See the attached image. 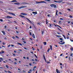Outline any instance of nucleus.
Wrapping results in <instances>:
<instances>
[{
    "mask_svg": "<svg viewBox=\"0 0 73 73\" xmlns=\"http://www.w3.org/2000/svg\"><path fill=\"white\" fill-rule=\"evenodd\" d=\"M27 6H22L17 8L18 9H20L21 8H27Z\"/></svg>",
    "mask_w": 73,
    "mask_h": 73,
    "instance_id": "obj_1",
    "label": "nucleus"
},
{
    "mask_svg": "<svg viewBox=\"0 0 73 73\" xmlns=\"http://www.w3.org/2000/svg\"><path fill=\"white\" fill-rule=\"evenodd\" d=\"M50 6L51 7H54V8H56L57 7L56 5L54 4H51L50 5Z\"/></svg>",
    "mask_w": 73,
    "mask_h": 73,
    "instance_id": "obj_2",
    "label": "nucleus"
},
{
    "mask_svg": "<svg viewBox=\"0 0 73 73\" xmlns=\"http://www.w3.org/2000/svg\"><path fill=\"white\" fill-rule=\"evenodd\" d=\"M63 1V0H59L58 1H54V2H55V3H61Z\"/></svg>",
    "mask_w": 73,
    "mask_h": 73,
    "instance_id": "obj_3",
    "label": "nucleus"
},
{
    "mask_svg": "<svg viewBox=\"0 0 73 73\" xmlns=\"http://www.w3.org/2000/svg\"><path fill=\"white\" fill-rule=\"evenodd\" d=\"M36 4H39L40 3H45V4L46 3V2H44V1H41L40 2L36 1Z\"/></svg>",
    "mask_w": 73,
    "mask_h": 73,
    "instance_id": "obj_4",
    "label": "nucleus"
},
{
    "mask_svg": "<svg viewBox=\"0 0 73 73\" xmlns=\"http://www.w3.org/2000/svg\"><path fill=\"white\" fill-rule=\"evenodd\" d=\"M21 15H23V16H26L27 15V14L25 13H21Z\"/></svg>",
    "mask_w": 73,
    "mask_h": 73,
    "instance_id": "obj_5",
    "label": "nucleus"
},
{
    "mask_svg": "<svg viewBox=\"0 0 73 73\" xmlns=\"http://www.w3.org/2000/svg\"><path fill=\"white\" fill-rule=\"evenodd\" d=\"M21 4H23V5H25V4H29V3L27 2H22L21 3Z\"/></svg>",
    "mask_w": 73,
    "mask_h": 73,
    "instance_id": "obj_6",
    "label": "nucleus"
},
{
    "mask_svg": "<svg viewBox=\"0 0 73 73\" xmlns=\"http://www.w3.org/2000/svg\"><path fill=\"white\" fill-rule=\"evenodd\" d=\"M6 18H7V19H12V17L9 16H7Z\"/></svg>",
    "mask_w": 73,
    "mask_h": 73,
    "instance_id": "obj_7",
    "label": "nucleus"
},
{
    "mask_svg": "<svg viewBox=\"0 0 73 73\" xmlns=\"http://www.w3.org/2000/svg\"><path fill=\"white\" fill-rule=\"evenodd\" d=\"M9 14H10V15H13V16H16V15L15 14L13 13H9Z\"/></svg>",
    "mask_w": 73,
    "mask_h": 73,
    "instance_id": "obj_8",
    "label": "nucleus"
},
{
    "mask_svg": "<svg viewBox=\"0 0 73 73\" xmlns=\"http://www.w3.org/2000/svg\"><path fill=\"white\" fill-rule=\"evenodd\" d=\"M37 68V67L36 66H34L33 68V71H34V72H35V71H36V69H35V68Z\"/></svg>",
    "mask_w": 73,
    "mask_h": 73,
    "instance_id": "obj_9",
    "label": "nucleus"
},
{
    "mask_svg": "<svg viewBox=\"0 0 73 73\" xmlns=\"http://www.w3.org/2000/svg\"><path fill=\"white\" fill-rule=\"evenodd\" d=\"M29 71H28L27 72V73H31L32 72V69H30L29 70Z\"/></svg>",
    "mask_w": 73,
    "mask_h": 73,
    "instance_id": "obj_10",
    "label": "nucleus"
},
{
    "mask_svg": "<svg viewBox=\"0 0 73 73\" xmlns=\"http://www.w3.org/2000/svg\"><path fill=\"white\" fill-rule=\"evenodd\" d=\"M14 4L15 5H20V3H19V2H17V3H14Z\"/></svg>",
    "mask_w": 73,
    "mask_h": 73,
    "instance_id": "obj_11",
    "label": "nucleus"
},
{
    "mask_svg": "<svg viewBox=\"0 0 73 73\" xmlns=\"http://www.w3.org/2000/svg\"><path fill=\"white\" fill-rule=\"evenodd\" d=\"M10 1V2H12L13 3H14V2H17V1L16 0H13L12 1Z\"/></svg>",
    "mask_w": 73,
    "mask_h": 73,
    "instance_id": "obj_12",
    "label": "nucleus"
},
{
    "mask_svg": "<svg viewBox=\"0 0 73 73\" xmlns=\"http://www.w3.org/2000/svg\"><path fill=\"white\" fill-rule=\"evenodd\" d=\"M56 70L57 73H60V71H59V70H58V69H56Z\"/></svg>",
    "mask_w": 73,
    "mask_h": 73,
    "instance_id": "obj_13",
    "label": "nucleus"
},
{
    "mask_svg": "<svg viewBox=\"0 0 73 73\" xmlns=\"http://www.w3.org/2000/svg\"><path fill=\"white\" fill-rule=\"evenodd\" d=\"M59 44H61L62 45H63V44H65V42H62V43H61L59 42Z\"/></svg>",
    "mask_w": 73,
    "mask_h": 73,
    "instance_id": "obj_14",
    "label": "nucleus"
},
{
    "mask_svg": "<svg viewBox=\"0 0 73 73\" xmlns=\"http://www.w3.org/2000/svg\"><path fill=\"white\" fill-rule=\"evenodd\" d=\"M17 44H19V45H20L21 46H22V44H21L20 43H19V42H17Z\"/></svg>",
    "mask_w": 73,
    "mask_h": 73,
    "instance_id": "obj_15",
    "label": "nucleus"
},
{
    "mask_svg": "<svg viewBox=\"0 0 73 73\" xmlns=\"http://www.w3.org/2000/svg\"><path fill=\"white\" fill-rule=\"evenodd\" d=\"M2 33H3V35H5V32L4 31H2Z\"/></svg>",
    "mask_w": 73,
    "mask_h": 73,
    "instance_id": "obj_16",
    "label": "nucleus"
},
{
    "mask_svg": "<svg viewBox=\"0 0 73 73\" xmlns=\"http://www.w3.org/2000/svg\"><path fill=\"white\" fill-rule=\"evenodd\" d=\"M19 16H20V17H22V18H23V17L24 18H25V17H24V16H23V15H19Z\"/></svg>",
    "mask_w": 73,
    "mask_h": 73,
    "instance_id": "obj_17",
    "label": "nucleus"
},
{
    "mask_svg": "<svg viewBox=\"0 0 73 73\" xmlns=\"http://www.w3.org/2000/svg\"><path fill=\"white\" fill-rule=\"evenodd\" d=\"M50 49L51 50H52V45H50Z\"/></svg>",
    "mask_w": 73,
    "mask_h": 73,
    "instance_id": "obj_18",
    "label": "nucleus"
},
{
    "mask_svg": "<svg viewBox=\"0 0 73 73\" xmlns=\"http://www.w3.org/2000/svg\"><path fill=\"white\" fill-rule=\"evenodd\" d=\"M58 13V10H56V15H58V14H57Z\"/></svg>",
    "mask_w": 73,
    "mask_h": 73,
    "instance_id": "obj_19",
    "label": "nucleus"
},
{
    "mask_svg": "<svg viewBox=\"0 0 73 73\" xmlns=\"http://www.w3.org/2000/svg\"><path fill=\"white\" fill-rule=\"evenodd\" d=\"M70 50H71V51H73V48L72 47H71V48H70Z\"/></svg>",
    "mask_w": 73,
    "mask_h": 73,
    "instance_id": "obj_20",
    "label": "nucleus"
},
{
    "mask_svg": "<svg viewBox=\"0 0 73 73\" xmlns=\"http://www.w3.org/2000/svg\"><path fill=\"white\" fill-rule=\"evenodd\" d=\"M56 36L57 37H61V36L60 35H56Z\"/></svg>",
    "mask_w": 73,
    "mask_h": 73,
    "instance_id": "obj_21",
    "label": "nucleus"
},
{
    "mask_svg": "<svg viewBox=\"0 0 73 73\" xmlns=\"http://www.w3.org/2000/svg\"><path fill=\"white\" fill-rule=\"evenodd\" d=\"M33 38H35V35L34 34H33Z\"/></svg>",
    "mask_w": 73,
    "mask_h": 73,
    "instance_id": "obj_22",
    "label": "nucleus"
},
{
    "mask_svg": "<svg viewBox=\"0 0 73 73\" xmlns=\"http://www.w3.org/2000/svg\"><path fill=\"white\" fill-rule=\"evenodd\" d=\"M26 19H27L28 20V21H29V22H30V23H31V24H32V22H31V21H30V20H29V19L27 18H26Z\"/></svg>",
    "mask_w": 73,
    "mask_h": 73,
    "instance_id": "obj_23",
    "label": "nucleus"
},
{
    "mask_svg": "<svg viewBox=\"0 0 73 73\" xmlns=\"http://www.w3.org/2000/svg\"><path fill=\"white\" fill-rule=\"evenodd\" d=\"M5 67H6V68H7L8 69V68H9V66L7 65H6Z\"/></svg>",
    "mask_w": 73,
    "mask_h": 73,
    "instance_id": "obj_24",
    "label": "nucleus"
},
{
    "mask_svg": "<svg viewBox=\"0 0 73 73\" xmlns=\"http://www.w3.org/2000/svg\"><path fill=\"white\" fill-rule=\"evenodd\" d=\"M43 58H44V60H45V59H46V58H45V55L43 54Z\"/></svg>",
    "mask_w": 73,
    "mask_h": 73,
    "instance_id": "obj_25",
    "label": "nucleus"
},
{
    "mask_svg": "<svg viewBox=\"0 0 73 73\" xmlns=\"http://www.w3.org/2000/svg\"><path fill=\"white\" fill-rule=\"evenodd\" d=\"M43 44H44V45H46V42H44Z\"/></svg>",
    "mask_w": 73,
    "mask_h": 73,
    "instance_id": "obj_26",
    "label": "nucleus"
},
{
    "mask_svg": "<svg viewBox=\"0 0 73 73\" xmlns=\"http://www.w3.org/2000/svg\"><path fill=\"white\" fill-rule=\"evenodd\" d=\"M37 24H38V25H39L40 26V25H41V23H40L39 22V23H37Z\"/></svg>",
    "mask_w": 73,
    "mask_h": 73,
    "instance_id": "obj_27",
    "label": "nucleus"
},
{
    "mask_svg": "<svg viewBox=\"0 0 73 73\" xmlns=\"http://www.w3.org/2000/svg\"><path fill=\"white\" fill-rule=\"evenodd\" d=\"M3 58H0V60H1V61H3Z\"/></svg>",
    "mask_w": 73,
    "mask_h": 73,
    "instance_id": "obj_28",
    "label": "nucleus"
},
{
    "mask_svg": "<svg viewBox=\"0 0 73 73\" xmlns=\"http://www.w3.org/2000/svg\"><path fill=\"white\" fill-rule=\"evenodd\" d=\"M46 24H47L48 22V20L47 19H46Z\"/></svg>",
    "mask_w": 73,
    "mask_h": 73,
    "instance_id": "obj_29",
    "label": "nucleus"
},
{
    "mask_svg": "<svg viewBox=\"0 0 73 73\" xmlns=\"http://www.w3.org/2000/svg\"><path fill=\"white\" fill-rule=\"evenodd\" d=\"M23 43H24V44H26V43H27L26 42V41H23Z\"/></svg>",
    "mask_w": 73,
    "mask_h": 73,
    "instance_id": "obj_30",
    "label": "nucleus"
},
{
    "mask_svg": "<svg viewBox=\"0 0 73 73\" xmlns=\"http://www.w3.org/2000/svg\"><path fill=\"white\" fill-rule=\"evenodd\" d=\"M12 38L13 39H14V40H15V39H16V38H15V36H13Z\"/></svg>",
    "mask_w": 73,
    "mask_h": 73,
    "instance_id": "obj_31",
    "label": "nucleus"
},
{
    "mask_svg": "<svg viewBox=\"0 0 73 73\" xmlns=\"http://www.w3.org/2000/svg\"><path fill=\"white\" fill-rule=\"evenodd\" d=\"M1 52L2 53H4V51H3V50H2L1 51Z\"/></svg>",
    "mask_w": 73,
    "mask_h": 73,
    "instance_id": "obj_32",
    "label": "nucleus"
},
{
    "mask_svg": "<svg viewBox=\"0 0 73 73\" xmlns=\"http://www.w3.org/2000/svg\"><path fill=\"white\" fill-rule=\"evenodd\" d=\"M0 21H1V22H3V20L2 19H0Z\"/></svg>",
    "mask_w": 73,
    "mask_h": 73,
    "instance_id": "obj_33",
    "label": "nucleus"
},
{
    "mask_svg": "<svg viewBox=\"0 0 73 73\" xmlns=\"http://www.w3.org/2000/svg\"><path fill=\"white\" fill-rule=\"evenodd\" d=\"M58 27H59V28H60V29H62V28L61 27H60V26H59V25H56Z\"/></svg>",
    "mask_w": 73,
    "mask_h": 73,
    "instance_id": "obj_34",
    "label": "nucleus"
},
{
    "mask_svg": "<svg viewBox=\"0 0 73 73\" xmlns=\"http://www.w3.org/2000/svg\"><path fill=\"white\" fill-rule=\"evenodd\" d=\"M49 50H50V48H49L47 50L48 52H49Z\"/></svg>",
    "mask_w": 73,
    "mask_h": 73,
    "instance_id": "obj_35",
    "label": "nucleus"
},
{
    "mask_svg": "<svg viewBox=\"0 0 73 73\" xmlns=\"http://www.w3.org/2000/svg\"><path fill=\"white\" fill-rule=\"evenodd\" d=\"M63 36L64 38L65 39H66V37H65V36L64 35H63Z\"/></svg>",
    "mask_w": 73,
    "mask_h": 73,
    "instance_id": "obj_36",
    "label": "nucleus"
},
{
    "mask_svg": "<svg viewBox=\"0 0 73 73\" xmlns=\"http://www.w3.org/2000/svg\"><path fill=\"white\" fill-rule=\"evenodd\" d=\"M58 29H59V31H61V32H62V30H61V29H60V28H59L58 27Z\"/></svg>",
    "mask_w": 73,
    "mask_h": 73,
    "instance_id": "obj_37",
    "label": "nucleus"
},
{
    "mask_svg": "<svg viewBox=\"0 0 73 73\" xmlns=\"http://www.w3.org/2000/svg\"><path fill=\"white\" fill-rule=\"evenodd\" d=\"M3 2L2 1H0V4H3Z\"/></svg>",
    "mask_w": 73,
    "mask_h": 73,
    "instance_id": "obj_38",
    "label": "nucleus"
},
{
    "mask_svg": "<svg viewBox=\"0 0 73 73\" xmlns=\"http://www.w3.org/2000/svg\"><path fill=\"white\" fill-rule=\"evenodd\" d=\"M13 56H16V54H13V53L12 54Z\"/></svg>",
    "mask_w": 73,
    "mask_h": 73,
    "instance_id": "obj_39",
    "label": "nucleus"
},
{
    "mask_svg": "<svg viewBox=\"0 0 73 73\" xmlns=\"http://www.w3.org/2000/svg\"><path fill=\"white\" fill-rule=\"evenodd\" d=\"M60 20H64V19L62 18H60Z\"/></svg>",
    "mask_w": 73,
    "mask_h": 73,
    "instance_id": "obj_40",
    "label": "nucleus"
},
{
    "mask_svg": "<svg viewBox=\"0 0 73 73\" xmlns=\"http://www.w3.org/2000/svg\"><path fill=\"white\" fill-rule=\"evenodd\" d=\"M7 25H5L4 26V28H5V29L7 28Z\"/></svg>",
    "mask_w": 73,
    "mask_h": 73,
    "instance_id": "obj_41",
    "label": "nucleus"
},
{
    "mask_svg": "<svg viewBox=\"0 0 73 73\" xmlns=\"http://www.w3.org/2000/svg\"><path fill=\"white\" fill-rule=\"evenodd\" d=\"M34 55L35 56L36 58H37V56H36V54H35Z\"/></svg>",
    "mask_w": 73,
    "mask_h": 73,
    "instance_id": "obj_42",
    "label": "nucleus"
},
{
    "mask_svg": "<svg viewBox=\"0 0 73 73\" xmlns=\"http://www.w3.org/2000/svg\"><path fill=\"white\" fill-rule=\"evenodd\" d=\"M60 66L62 65V64L61 63H60Z\"/></svg>",
    "mask_w": 73,
    "mask_h": 73,
    "instance_id": "obj_43",
    "label": "nucleus"
},
{
    "mask_svg": "<svg viewBox=\"0 0 73 73\" xmlns=\"http://www.w3.org/2000/svg\"><path fill=\"white\" fill-rule=\"evenodd\" d=\"M26 58L27 60H29V57H27Z\"/></svg>",
    "mask_w": 73,
    "mask_h": 73,
    "instance_id": "obj_44",
    "label": "nucleus"
},
{
    "mask_svg": "<svg viewBox=\"0 0 73 73\" xmlns=\"http://www.w3.org/2000/svg\"><path fill=\"white\" fill-rule=\"evenodd\" d=\"M11 46V44H9V45L7 46V47L8 48H9V47H10Z\"/></svg>",
    "mask_w": 73,
    "mask_h": 73,
    "instance_id": "obj_45",
    "label": "nucleus"
},
{
    "mask_svg": "<svg viewBox=\"0 0 73 73\" xmlns=\"http://www.w3.org/2000/svg\"><path fill=\"white\" fill-rule=\"evenodd\" d=\"M23 58H24V59H26V57H25V56H23Z\"/></svg>",
    "mask_w": 73,
    "mask_h": 73,
    "instance_id": "obj_46",
    "label": "nucleus"
},
{
    "mask_svg": "<svg viewBox=\"0 0 73 73\" xmlns=\"http://www.w3.org/2000/svg\"><path fill=\"white\" fill-rule=\"evenodd\" d=\"M46 1H48V2H50V0H45Z\"/></svg>",
    "mask_w": 73,
    "mask_h": 73,
    "instance_id": "obj_47",
    "label": "nucleus"
},
{
    "mask_svg": "<svg viewBox=\"0 0 73 73\" xmlns=\"http://www.w3.org/2000/svg\"><path fill=\"white\" fill-rule=\"evenodd\" d=\"M11 46H12V47H14V45L13 44H11Z\"/></svg>",
    "mask_w": 73,
    "mask_h": 73,
    "instance_id": "obj_48",
    "label": "nucleus"
},
{
    "mask_svg": "<svg viewBox=\"0 0 73 73\" xmlns=\"http://www.w3.org/2000/svg\"><path fill=\"white\" fill-rule=\"evenodd\" d=\"M29 65H30V66H32V64L31 63H30L29 64Z\"/></svg>",
    "mask_w": 73,
    "mask_h": 73,
    "instance_id": "obj_49",
    "label": "nucleus"
},
{
    "mask_svg": "<svg viewBox=\"0 0 73 73\" xmlns=\"http://www.w3.org/2000/svg\"><path fill=\"white\" fill-rule=\"evenodd\" d=\"M15 37H16V38H19V37H18L17 36H16Z\"/></svg>",
    "mask_w": 73,
    "mask_h": 73,
    "instance_id": "obj_50",
    "label": "nucleus"
},
{
    "mask_svg": "<svg viewBox=\"0 0 73 73\" xmlns=\"http://www.w3.org/2000/svg\"><path fill=\"white\" fill-rule=\"evenodd\" d=\"M25 40V39H24V38H22V40L23 41H24Z\"/></svg>",
    "mask_w": 73,
    "mask_h": 73,
    "instance_id": "obj_51",
    "label": "nucleus"
},
{
    "mask_svg": "<svg viewBox=\"0 0 73 73\" xmlns=\"http://www.w3.org/2000/svg\"><path fill=\"white\" fill-rule=\"evenodd\" d=\"M44 33V31H43L42 32V35H43V33Z\"/></svg>",
    "mask_w": 73,
    "mask_h": 73,
    "instance_id": "obj_52",
    "label": "nucleus"
},
{
    "mask_svg": "<svg viewBox=\"0 0 73 73\" xmlns=\"http://www.w3.org/2000/svg\"><path fill=\"white\" fill-rule=\"evenodd\" d=\"M69 17H70V18H72V15H70L69 16Z\"/></svg>",
    "mask_w": 73,
    "mask_h": 73,
    "instance_id": "obj_53",
    "label": "nucleus"
},
{
    "mask_svg": "<svg viewBox=\"0 0 73 73\" xmlns=\"http://www.w3.org/2000/svg\"><path fill=\"white\" fill-rule=\"evenodd\" d=\"M23 49H25V50H27V48L26 47L24 48Z\"/></svg>",
    "mask_w": 73,
    "mask_h": 73,
    "instance_id": "obj_54",
    "label": "nucleus"
},
{
    "mask_svg": "<svg viewBox=\"0 0 73 73\" xmlns=\"http://www.w3.org/2000/svg\"><path fill=\"white\" fill-rule=\"evenodd\" d=\"M67 39H69V36H68V35H67Z\"/></svg>",
    "mask_w": 73,
    "mask_h": 73,
    "instance_id": "obj_55",
    "label": "nucleus"
},
{
    "mask_svg": "<svg viewBox=\"0 0 73 73\" xmlns=\"http://www.w3.org/2000/svg\"><path fill=\"white\" fill-rule=\"evenodd\" d=\"M30 53H31V54H33V52L31 51Z\"/></svg>",
    "mask_w": 73,
    "mask_h": 73,
    "instance_id": "obj_56",
    "label": "nucleus"
},
{
    "mask_svg": "<svg viewBox=\"0 0 73 73\" xmlns=\"http://www.w3.org/2000/svg\"><path fill=\"white\" fill-rule=\"evenodd\" d=\"M68 5H72V3H69L68 4Z\"/></svg>",
    "mask_w": 73,
    "mask_h": 73,
    "instance_id": "obj_57",
    "label": "nucleus"
},
{
    "mask_svg": "<svg viewBox=\"0 0 73 73\" xmlns=\"http://www.w3.org/2000/svg\"><path fill=\"white\" fill-rule=\"evenodd\" d=\"M60 40H62L63 39H62V38H60Z\"/></svg>",
    "mask_w": 73,
    "mask_h": 73,
    "instance_id": "obj_58",
    "label": "nucleus"
},
{
    "mask_svg": "<svg viewBox=\"0 0 73 73\" xmlns=\"http://www.w3.org/2000/svg\"><path fill=\"white\" fill-rule=\"evenodd\" d=\"M7 72H8V73H12L11 72H10V71H7Z\"/></svg>",
    "mask_w": 73,
    "mask_h": 73,
    "instance_id": "obj_59",
    "label": "nucleus"
},
{
    "mask_svg": "<svg viewBox=\"0 0 73 73\" xmlns=\"http://www.w3.org/2000/svg\"><path fill=\"white\" fill-rule=\"evenodd\" d=\"M72 55H73V53H71V54L70 55V56H72Z\"/></svg>",
    "mask_w": 73,
    "mask_h": 73,
    "instance_id": "obj_60",
    "label": "nucleus"
},
{
    "mask_svg": "<svg viewBox=\"0 0 73 73\" xmlns=\"http://www.w3.org/2000/svg\"><path fill=\"white\" fill-rule=\"evenodd\" d=\"M14 64H17V63L16 62H14Z\"/></svg>",
    "mask_w": 73,
    "mask_h": 73,
    "instance_id": "obj_61",
    "label": "nucleus"
},
{
    "mask_svg": "<svg viewBox=\"0 0 73 73\" xmlns=\"http://www.w3.org/2000/svg\"><path fill=\"white\" fill-rule=\"evenodd\" d=\"M16 33H19V31H16Z\"/></svg>",
    "mask_w": 73,
    "mask_h": 73,
    "instance_id": "obj_62",
    "label": "nucleus"
},
{
    "mask_svg": "<svg viewBox=\"0 0 73 73\" xmlns=\"http://www.w3.org/2000/svg\"><path fill=\"white\" fill-rule=\"evenodd\" d=\"M2 44L3 45H5V43H4V42H3Z\"/></svg>",
    "mask_w": 73,
    "mask_h": 73,
    "instance_id": "obj_63",
    "label": "nucleus"
},
{
    "mask_svg": "<svg viewBox=\"0 0 73 73\" xmlns=\"http://www.w3.org/2000/svg\"><path fill=\"white\" fill-rule=\"evenodd\" d=\"M70 40L72 42H73V40H72V39H70Z\"/></svg>",
    "mask_w": 73,
    "mask_h": 73,
    "instance_id": "obj_64",
    "label": "nucleus"
}]
</instances>
